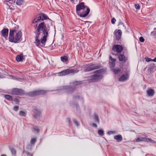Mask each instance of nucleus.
<instances>
[{
	"mask_svg": "<svg viewBox=\"0 0 156 156\" xmlns=\"http://www.w3.org/2000/svg\"><path fill=\"white\" fill-rule=\"evenodd\" d=\"M49 29L44 22L40 23L34 32V43L37 47H43L49 37Z\"/></svg>",
	"mask_w": 156,
	"mask_h": 156,
	"instance_id": "1",
	"label": "nucleus"
},
{
	"mask_svg": "<svg viewBox=\"0 0 156 156\" xmlns=\"http://www.w3.org/2000/svg\"><path fill=\"white\" fill-rule=\"evenodd\" d=\"M22 33L17 29L10 30L8 37L9 41L14 43H18L21 41Z\"/></svg>",
	"mask_w": 156,
	"mask_h": 156,
	"instance_id": "2",
	"label": "nucleus"
},
{
	"mask_svg": "<svg viewBox=\"0 0 156 156\" xmlns=\"http://www.w3.org/2000/svg\"><path fill=\"white\" fill-rule=\"evenodd\" d=\"M103 77L101 70H99L94 72V74L92 76L90 81L94 82L101 79Z\"/></svg>",
	"mask_w": 156,
	"mask_h": 156,
	"instance_id": "3",
	"label": "nucleus"
},
{
	"mask_svg": "<svg viewBox=\"0 0 156 156\" xmlns=\"http://www.w3.org/2000/svg\"><path fill=\"white\" fill-rule=\"evenodd\" d=\"M48 18V16L45 14H38L36 16L33 21V23H35L41 20L47 19Z\"/></svg>",
	"mask_w": 156,
	"mask_h": 156,
	"instance_id": "4",
	"label": "nucleus"
},
{
	"mask_svg": "<svg viewBox=\"0 0 156 156\" xmlns=\"http://www.w3.org/2000/svg\"><path fill=\"white\" fill-rule=\"evenodd\" d=\"M48 18V16L45 14H38L36 16L33 21V23H35L41 20L47 19Z\"/></svg>",
	"mask_w": 156,
	"mask_h": 156,
	"instance_id": "5",
	"label": "nucleus"
},
{
	"mask_svg": "<svg viewBox=\"0 0 156 156\" xmlns=\"http://www.w3.org/2000/svg\"><path fill=\"white\" fill-rule=\"evenodd\" d=\"M47 92V91L46 90H40L30 92L29 93V94L31 96H33L43 94Z\"/></svg>",
	"mask_w": 156,
	"mask_h": 156,
	"instance_id": "6",
	"label": "nucleus"
},
{
	"mask_svg": "<svg viewBox=\"0 0 156 156\" xmlns=\"http://www.w3.org/2000/svg\"><path fill=\"white\" fill-rule=\"evenodd\" d=\"M11 94L13 95H21L24 94L23 90L18 88H13L11 91Z\"/></svg>",
	"mask_w": 156,
	"mask_h": 156,
	"instance_id": "7",
	"label": "nucleus"
},
{
	"mask_svg": "<svg viewBox=\"0 0 156 156\" xmlns=\"http://www.w3.org/2000/svg\"><path fill=\"white\" fill-rule=\"evenodd\" d=\"M112 50L114 51L120 53L122 51L123 48L121 45H115L113 46Z\"/></svg>",
	"mask_w": 156,
	"mask_h": 156,
	"instance_id": "8",
	"label": "nucleus"
},
{
	"mask_svg": "<svg viewBox=\"0 0 156 156\" xmlns=\"http://www.w3.org/2000/svg\"><path fill=\"white\" fill-rule=\"evenodd\" d=\"M100 68V66L98 65H96L94 64H89L88 65L86 70L87 71H90L94 69H98Z\"/></svg>",
	"mask_w": 156,
	"mask_h": 156,
	"instance_id": "9",
	"label": "nucleus"
},
{
	"mask_svg": "<svg viewBox=\"0 0 156 156\" xmlns=\"http://www.w3.org/2000/svg\"><path fill=\"white\" fill-rule=\"evenodd\" d=\"M63 73V76L66 75L70 73H76L78 72V71L76 70L66 69L62 71Z\"/></svg>",
	"mask_w": 156,
	"mask_h": 156,
	"instance_id": "10",
	"label": "nucleus"
},
{
	"mask_svg": "<svg viewBox=\"0 0 156 156\" xmlns=\"http://www.w3.org/2000/svg\"><path fill=\"white\" fill-rule=\"evenodd\" d=\"M1 33L2 35L6 40H7L9 33L8 29L7 28H4L2 30Z\"/></svg>",
	"mask_w": 156,
	"mask_h": 156,
	"instance_id": "11",
	"label": "nucleus"
},
{
	"mask_svg": "<svg viewBox=\"0 0 156 156\" xmlns=\"http://www.w3.org/2000/svg\"><path fill=\"white\" fill-rule=\"evenodd\" d=\"M85 6L84 5V2H80L76 5V11L77 12L85 8Z\"/></svg>",
	"mask_w": 156,
	"mask_h": 156,
	"instance_id": "12",
	"label": "nucleus"
},
{
	"mask_svg": "<svg viewBox=\"0 0 156 156\" xmlns=\"http://www.w3.org/2000/svg\"><path fill=\"white\" fill-rule=\"evenodd\" d=\"M114 34L116 36V37L117 39L119 40L120 39L122 32L120 30H116L114 32Z\"/></svg>",
	"mask_w": 156,
	"mask_h": 156,
	"instance_id": "13",
	"label": "nucleus"
},
{
	"mask_svg": "<svg viewBox=\"0 0 156 156\" xmlns=\"http://www.w3.org/2000/svg\"><path fill=\"white\" fill-rule=\"evenodd\" d=\"M109 58L110 60L109 62L110 67L112 68H113L115 67V65L116 59L114 58H113L111 56H110Z\"/></svg>",
	"mask_w": 156,
	"mask_h": 156,
	"instance_id": "14",
	"label": "nucleus"
},
{
	"mask_svg": "<svg viewBox=\"0 0 156 156\" xmlns=\"http://www.w3.org/2000/svg\"><path fill=\"white\" fill-rule=\"evenodd\" d=\"M60 89L62 90L63 91L65 92H71L72 90V88L68 86L62 87L60 88Z\"/></svg>",
	"mask_w": 156,
	"mask_h": 156,
	"instance_id": "15",
	"label": "nucleus"
},
{
	"mask_svg": "<svg viewBox=\"0 0 156 156\" xmlns=\"http://www.w3.org/2000/svg\"><path fill=\"white\" fill-rule=\"evenodd\" d=\"M90 11V9L89 8H87L86 12H82L80 13V14H79V15L80 17H85L88 14Z\"/></svg>",
	"mask_w": 156,
	"mask_h": 156,
	"instance_id": "16",
	"label": "nucleus"
},
{
	"mask_svg": "<svg viewBox=\"0 0 156 156\" xmlns=\"http://www.w3.org/2000/svg\"><path fill=\"white\" fill-rule=\"evenodd\" d=\"M129 78V75L127 74L122 75L119 78V81H124L127 79Z\"/></svg>",
	"mask_w": 156,
	"mask_h": 156,
	"instance_id": "17",
	"label": "nucleus"
},
{
	"mask_svg": "<svg viewBox=\"0 0 156 156\" xmlns=\"http://www.w3.org/2000/svg\"><path fill=\"white\" fill-rule=\"evenodd\" d=\"M33 112L34 113V116L35 118H36L37 117V116L39 115L41 113L40 110L37 109H34L33 110Z\"/></svg>",
	"mask_w": 156,
	"mask_h": 156,
	"instance_id": "18",
	"label": "nucleus"
},
{
	"mask_svg": "<svg viewBox=\"0 0 156 156\" xmlns=\"http://www.w3.org/2000/svg\"><path fill=\"white\" fill-rule=\"evenodd\" d=\"M147 93L149 96H153L154 94V91L152 89H149L147 91Z\"/></svg>",
	"mask_w": 156,
	"mask_h": 156,
	"instance_id": "19",
	"label": "nucleus"
},
{
	"mask_svg": "<svg viewBox=\"0 0 156 156\" xmlns=\"http://www.w3.org/2000/svg\"><path fill=\"white\" fill-rule=\"evenodd\" d=\"M143 141L145 142H150L151 143H155L156 142L154 140L149 138L144 137Z\"/></svg>",
	"mask_w": 156,
	"mask_h": 156,
	"instance_id": "20",
	"label": "nucleus"
},
{
	"mask_svg": "<svg viewBox=\"0 0 156 156\" xmlns=\"http://www.w3.org/2000/svg\"><path fill=\"white\" fill-rule=\"evenodd\" d=\"M114 139L116 140L118 142H120L122 141V137L121 135L115 136H114Z\"/></svg>",
	"mask_w": 156,
	"mask_h": 156,
	"instance_id": "21",
	"label": "nucleus"
},
{
	"mask_svg": "<svg viewBox=\"0 0 156 156\" xmlns=\"http://www.w3.org/2000/svg\"><path fill=\"white\" fill-rule=\"evenodd\" d=\"M23 54H20L16 56V60L17 62H21L23 61Z\"/></svg>",
	"mask_w": 156,
	"mask_h": 156,
	"instance_id": "22",
	"label": "nucleus"
},
{
	"mask_svg": "<svg viewBox=\"0 0 156 156\" xmlns=\"http://www.w3.org/2000/svg\"><path fill=\"white\" fill-rule=\"evenodd\" d=\"M24 3V0H16V4L18 5H23Z\"/></svg>",
	"mask_w": 156,
	"mask_h": 156,
	"instance_id": "23",
	"label": "nucleus"
},
{
	"mask_svg": "<svg viewBox=\"0 0 156 156\" xmlns=\"http://www.w3.org/2000/svg\"><path fill=\"white\" fill-rule=\"evenodd\" d=\"M119 60L121 61H125V56L123 55H120L119 56Z\"/></svg>",
	"mask_w": 156,
	"mask_h": 156,
	"instance_id": "24",
	"label": "nucleus"
},
{
	"mask_svg": "<svg viewBox=\"0 0 156 156\" xmlns=\"http://www.w3.org/2000/svg\"><path fill=\"white\" fill-rule=\"evenodd\" d=\"M61 59L62 62H65L68 60V58L66 56H64L61 57Z\"/></svg>",
	"mask_w": 156,
	"mask_h": 156,
	"instance_id": "25",
	"label": "nucleus"
},
{
	"mask_svg": "<svg viewBox=\"0 0 156 156\" xmlns=\"http://www.w3.org/2000/svg\"><path fill=\"white\" fill-rule=\"evenodd\" d=\"M4 97L5 98L9 101H12V97L10 95H5Z\"/></svg>",
	"mask_w": 156,
	"mask_h": 156,
	"instance_id": "26",
	"label": "nucleus"
},
{
	"mask_svg": "<svg viewBox=\"0 0 156 156\" xmlns=\"http://www.w3.org/2000/svg\"><path fill=\"white\" fill-rule=\"evenodd\" d=\"M112 71L115 74H117L120 72V69L119 68L113 69H112Z\"/></svg>",
	"mask_w": 156,
	"mask_h": 156,
	"instance_id": "27",
	"label": "nucleus"
},
{
	"mask_svg": "<svg viewBox=\"0 0 156 156\" xmlns=\"http://www.w3.org/2000/svg\"><path fill=\"white\" fill-rule=\"evenodd\" d=\"M144 137H138L136 139V141L137 142H140V141H143L144 139H144Z\"/></svg>",
	"mask_w": 156,
	"mask_h": 156,
	"instance_id": "28",
	"label": "nucleus"
},
{
	"mask_svg": "<svg viewBox=\"0 0 156 156\" xmlns=\"http://www.w3.org/2000/svg\"><path fill=\"white\" fill-rule=\"evenodd\" d=\"M98 134L101 136H102L104 135V131L102 129L99 130L98 131Z\"/></svg>",
	"mask_w": 156,
	"mask_h": 156,
	"instance_id": "29",
	"label": "nucleus"
},
{
	"mask_svg": "<svg viewBox=\"0 0 156 156\" xmlns=\"http://www.w3.org/2000/svg\"><path fill=\"white\" fill-rule=\"evenodd\" d=\"M26 113L23 111H20L19 112V115L21 116H24L26 115Z\"/></svg>",
	"mask_w": 156,
	"mask_h": 156,
	"instance_id": "30",
	"label": "nucleus"
},
{
	"mask_svg": "<svg viewBox=\"0 0 156 156\" xmlns=\"http://www.w3.org/2000/svg\"><path fill=\"white\" fill-rule=\"evenodd\" d=\"M94 119L95 120V121L99 123V119L98 117V116L97 115L95 114L94 115Z\"/></svg>",
	"mask_w": 156,
	"mask_h": 156,
	"instance_id": "31",
	"label": "nucleus"
},
{
	"mask_svg": "<svg viewBox=\"0 0 156 156\" xmlns=\"http://www.w3.org/2000/svg\"><path fill=\"white\" fill-rule=\"evenodd\" d=\"M36 141V139L35 138H31L30 140V143L32 144H34Z\"/></svg>",
	"mask_w": 156,
	"mask_h": 156,
	"instance_id": "32",
	"label": "nucleus"
},
{
	"mask_svg": "<svg viewBox=\"0 0 156 156\" xmlns=\"http://www.w3.org/2000/svg\"><path fill=\"white\" fill-rule=\"evenodd\" d=\"M33 131L34 132L36 133H38L39 131V129L36 126H34L33 128Z\"/></svg>",
	"mask_w": 156,
	"mask_h": 156,
	"instance_id": "33",
	"label": "nucleus"
},
{
	"mask_svg": "<svg viewBox=\"0 0 156 156\" xmlns=\"http://www.w3.org/2000/svg\"><path fill=\"white\" fill-rule=\"evenodd\" d=\"M116 132L115 131H110L108 133V134L109 135H111L112 134H114L116 133Z\"/></svg>",
	"mask_w": 156,
	"mask_h": 156,
	"instance_id": "34",
	"label": "nucleus"
},
{
	"mask_svg": "<svg viewBox=\"0 0 156 156\" xmlns=\"http://www.w3.org/2000/svg\"><path fill=\"white\" fill-rule=\"evenodd\" d=\"M56 74L58 76H63V73H62V71L58 73H56Z\"/></svg>",
	"mask_w": 156,
	"mask_h": 156,
	"instance_id": "35",
	"label": "nucleus"
},
{
	"mask_svg": "<svg viewBox=\"0 0 156 156\" xmlns=\"http://www.w3.org/2000/svg\"><path fill=\"white\" fill-rule=\"evenodd\" d=\"M135 8L137 9H140V6L138 4H135Z\"/></svg>",
	"mask_w": 156,
	"mask_h": 156,
	"instance_id": "36",
	"label": "nucleus"
},
{
	"mask_svg": "<svg viewBox=\"0 0 156 156\" xmlns=\"http://www.w3.org/2000/svg\"><path fill=\"white\" fill-rule=\"evenodd\" d=\"M145 59H146V61L148 62L151 61H152V59H151V58L148 57L145 58Z\"/></svg>",
	"mask_w": 156,
	"mask_h": 156,
	"instance_id": "37",
	"label": "nucleus"
},
{
	"mask_svg": "<svg viewBox=\"0 0 156 156\" xmlns=\"http://www.w3.org/2000/svg\"><path fill=\"white\" fill-rule=\"evenodd\" d=\"M11 152L13 155H15L16 154V151L14 149H12L11 150Z\"/></svg>",
	"mask_w": 156,
	"mask_h": 156,
	"instance_id": "38",
	"label": "nucleus"
},
{
	"mask_svg": "<svg viewBox=\"0 0 156 156\" xmlns=\"http://www.w3.org/2000/svg\"><path fill=\"white\" fill-rule=\"evenodd\" d=\"M139 40L141 42H143L144 41V39L143 37H141L139 38Z\"/></svg>",
	"mask_w": 156,
	"mask_h": 156,
	"instance_id": "39",
	"label": "nucleus"
},
{
	"mask_svg": "<svg viewBox=\"0 0 156 156\" xmlns=\"http://www.w3.org/2000/svg\"><path fill=\"white\" fill-rule=\"evenodd\" d=\"M116 21V20L115 18H113L111 20V23L113 24H114L115 23Z\"/></svg>",
	"mask_w": 156,
	"mask_h": 156,
	"instance_id": "40",
	"label": "nucleus"
},
{
	"mask_svg": "<svg viewBox=\"0 0 156 156\" xmlns=\"http://www.w3.org/2000/svg\"><path fill=\"white\" fill-rule=\"evenodd\" d=\"M73 121L75 124H76L77 126H78L79 125L76 120V119H73Z\"/></svg>",
	"mask_w": 156,
	"mask_h": 156,
	"instance_id": "41",
	"label": "nucleus"
},
{
	"mask_svg": "<svg viewBox=\"0 0 156 156\" xmlns=\"http://www.w3.org/2000/svg\"><path fill=\"white\" fill-rule=\"evenodd\" d=\"M19 109V107L18 106H15L14 107L13 109L15 111H17Z\"/></svg>",
	"mask_w": 156,
	"mask_h": 156,
	"instance_id": "42",
	"label": "nucleus"
},
{
	"mask_svg": "<svg viewBox=\"0 0 156 156\" xmlns=\"http://www.w3.org/2000/svg\"><path fill=\"white\" fill-rule=\"evenodd\" d=\"M67 121L68 122L69 125V126L71 125V121L70 119L69 118H68L67 119Z\"/></svg>",
	"mask_w": 156,
	"mask_h": 156,
	"instance_id": "43",
	"label": "nucleus"
},
{
	"mask_svg": "<svg viewBox=\"0 0 156 156\" xmlns=\"http://www.w3.org/2000/svg\"><path fill=\"white\" fill-rule=\"evenodd\" d=\"M14 101L16 103H18L19 102L18 99L17 98H15L14 100Z\"/></svg>",
	"mask_w": 156,
	"mask_h": 156,
	"instance_id": "44",
	"label": "nucleus"
},
{
	"mask_svg": "<svg viewBox=\"0 0 156 156\" xmlns=\"http://www.w3.org/2000/svg\"><path fill=\"white\" fill-rule=\"evenodd\" d=\"M92 126L94 127L97 128V125L94 123H93Z\"/></svg>",
	"mask_w": 156,
	"mask_h": 156,
	"instance_id": "45",
	"label": "nucleus"
},
{
	"mask_svg": "<svg viewBox=\"0 0 156 156\" xmlns=\"http://www.w3.org/2000/svg\"><path fill=\"white\" fill-rule=\"evenodd\" d=\"M152 61H153V62H156V57L154 59H152Z\"/></svg>",
	"mask_w": 156,
	"mask_h": 156,
	"instance_id": "46",
	"label": "nucleus"
},
{
	"mask_svg": "<svg viewBox=\"0 0 156 156\" xmlns=\"http://www.w3.org/2000/svg\"><path fill=\"white\" fill-rule=\"evenodd\" d=\"M12 79L13 80H16L17 79L15 77L11 76Z\"/></svg>",
	"mask_w": 156,
	"mask_h": 156,
	"instance_id": "47",
	"label": "nucleus"
},
{
	"mask_svg": "<svg viewBox=\"0 0 156 156\" xmlns=\"http://www.w3.org/2000/svg\"><path fill=\"white\" fill-rule=\"evenodd\" d=\"M7 2H9L12 1L13 0H5Z\"/></svg>",
	"mask_w": 156,
	"mask_h": 156,
	"instance_id": "48",
	"label": "nucleus"
},
{
	"mask_svg": "<svg viewBox=\"0 0 156 156\" xmlns=\"http://www.w3.org/2000/svg\"><path fill=\"white\" fill-rule=\"evenodd\" d=\"M70 1L72 3H73V2H74V0H70Z\"/></svg>",
	"mask_w": 156,
	"mask_h": 156,
	"instance_id": "49",
	"label": "nucleus"
},
{
	"mask_svg": "<svg viewBox=\"0 0 156 156\" xmlns=\"http://www.w3.org/2000/svg\"><path fill=\"white\" fill-rule=\"evenodd\" d=\"M1 156H6V155L5 154H2L1 155Z\"/></svg>",
	"mask_w": 156,
	"mask_h": 156,
	"instance_id": "50",
	"label": "nucleus"
},
{
	"mask_svg": "<svg viewBox=\"0 0 156 156\" xmlns=\"http://www.w3.org/2000/svg\"><path fill=\"white\" fill-rule=\"evenodd\" d=\"M1 77L0 76V78Z\"/></svg>",
	"mask_w": 156,
	"mask_h": 156,
	"instance_id": "51",
	"label": "nucleus"
}]
</instances>
